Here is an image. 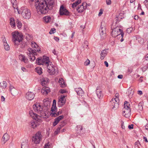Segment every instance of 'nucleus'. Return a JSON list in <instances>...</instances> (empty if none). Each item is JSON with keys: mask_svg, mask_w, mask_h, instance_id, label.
Returning a JSON list of instances; mask_svg holds the SVG:
<instances>
[{"mask_svg": "<svg viewBox=\"0 0 148 148\" xmlns=\"http://www.w3.org/2000/svg\"><path fill=\"white\" fill-rule=\"evenodd\" d=\"M59 13L60 16L63 15H68L69 12L63 5L60 6L59 10Z\"/></svg>", "mask_w": 148, "mask_h": 148, "instance_id": "11", "label": "nucleus"}, {"mask_svg": "<svg viewBox=\"0 0 148 148\" xmlns=\"http://www.w3.org/2000/svg\"><path fill=\"white\" fill-rule=\"evenodd\" d=\"M43 20L45 22L47 23L51 21V18L49 16H47L43 18Z\"/></svg>", "mask_w": 148, "mask_h": 148, "instance_id": "36", "label": "nucleus"}, {"mask_svg": "<svg viewBox=\"0 0 148 148\" xmlns=\"http://www.w3.org/2000/svg\"><path fill=\"white\" fill-rule=\"evenodd\" d=\"M119 94L116 93L115 95L116 97L112 99L110 101L111 104L110 105L112 109L115 110L118 108L119 102Z\"/></svg>", "mask_w": 148, "mask_h": 148, "instance_id": "8", "label": "nucleus"}, {"mask_svg": "<svg viewBox=\"0 0 148 148\" xmlns=\"http://www.w3.org/2000/svg\"><path fill=\"white\" fill-rule=\"evenodd\" d=\"M10 139V136L7 133L5 134L2 137V140L4 143H5L7 141L9 140Z\"/></svg>", "mask_w": 148, "mask_h": 148, "instance_id": "21", "label": "nucleus"}, {"mask_svg": "<svg viewBox=\"0 0 148 148\" xmlns=\"http://www.w3.org/2000/svg\"><path fill=\"white\" fill-rule=\"evenodd\" d=\"M7 86L6 82L5 81H3L2 82L0 83V87L2 89L5 88Z\"/></svg>", "mask_w": 148, "mask_h": 148, "instance_id": "31", "label": "nucleus"}, {"mask_svg": "<svg viewBox=\"0 0 148 148\" xmlns=\"http://www.w3.org/2000/svg\"><path fill=\"white\" fill-rule=\"evenodd\" d=\"M21 148H28L27 143L26 142H23L21 144Z\"/></svg>", "mask_w": 148, "mask_h": 148, "instance_id": "37", "label": "nucleus"}, {"mask_svg": "<svg viewBox=\"0 0 148 148\" xmlns=\"http://www.w3.org/2000/svg\"><path fill=\"white\" fill-rule=\"evenodd\" d=\"M19 58L21 61H23L25 63H27L29 61L27 58L23 55H19Z\"/></svg>", "mask_w": 148, "mask_h": 148, "instance_id": "24", "label": "nucleus"}, {"mask_svg": "<svg viewBox=\"0 0 148 148\" xmlns=\"http://www.w3.org/2000/svg\"><path fill=\"white\" fill-rule=\"evenodd\" d=\"M60 92L61 93H64L66 92V91L64 89H61Z\"/></svg>", "mask_w": 148, "mask_h": 148, "instance_id": "51", "label": "nucleus"}, {"mask_svg": "<svg viewBox=\"0 0 148 148\" xmlns=\"http://www.w3.org/2000/svg\"><path fill=\"white\" fill-rule=\"evenodd\" d=\"M138 41L140 43H143L144 42V40H143V39L142 38H140V39H139L138 40Z\"/></svg>", "mask_w": 148, "mask_h": 148, "instance_id": "50", "label": "nucleus"}, {"mask_svg": "<svg viewBox=\"0 0 148 148\" xmlns=\"http://www.w3.org/2000/svg\"><path fill=\"white\" fill-rule=\"evenodd\" d=\"M121 127L123 129L125 130V127L124 125V123L123 121H121Z\"/></svg>", "mask_w": 148, "mask_h": 148, "instance_id": "47", "label": "nucleus"}, {"mask_svg": "<svg viewBox=\"0 0 148 148\" xmlns=\"http://www.w3.org/2000/svg\"><path fill=\"white\" fill-rule=\"evenodd\" d=\"M56 109V105H52L51 110L52 112L54 111Z\"/></svg>", "mask_w": 148, "mask_h": 148, "instance_id": "45", "label": "nucleus"}, {"mask_svg": "<svg viewBox=\"0 0 148 148\" xmlns=\"http://www.w3.org/2000/svg\"><path fill=\"white\" fill-rule=\"evenodd\" d=\"M64 118V116L63 115L60 116L56 118L55 121L53 122V126H55L57 125L60 120Z\"/></svg>", "mask_w": 148, "mask_h": 148, "instance_id": "20", "label": "nucleus"}, {"mask_svg": "<svg viewBox=\"0 0 148 148\" xmlns=\"http://www.w3.org/2000/svg\"><path fill=\"white\" fill-rule=\"evenodd\" d=\"M104 63L107 67H108V64L107 62L105 61Z\"/></svg>", "mask_w": 148, "mask_h": 148, "instance_id": "60", "label": "nucleus"}, {"mask_svg": "<svg viewBox=\"0 0 148 148\" xmlns=\"http://www.w3.org/2000/svg\"><path fill=\"white\" fill-rule=\"evenodd\" d=\"M44 148H52V147L49 143H48L45 145Z\"/></svg>", "mask_w": 148, "mask_h": 148, "instance_id": "42", "label": "nucleus"}, {"mask_svg": "<svg viewBox=\"0 0 148 148\" xmlns=\"http://www.w3.org/2000/svg\"><path fill=\"white\" fill-rule=\"evenodd\" d=\"M90 63V61L88 59H87L84 63V65L85 66H88Z\"/></svg>", "mask_w": 148, "mask_h": 148, "instance_id": "44", "label": "nucleus"}, {"mask_svg": "<svg viewBox=\"0 0 148 148\" xmlns=\"http://www.w3.org/2000/svg\"><path fill=\"white\" fill-rule=\"evenodd\" d=\"M134 93V91L132 88H130L128 89L127 94L129 98H132Z\"/></svg>", "mask_w": 148, "mask_h": 148, "instance_id": "26", "label": "nucleus"}, {"mask_svg": "<svg viewBox=\"0 0 148 148\" xmlns=\"http://www.w3.org/2000/svg\"><path fill=\"white\" fill-rule=\"evenodd\" d=\"M2 41L3 43H5V42L7 43L6 40L4 37H3V38L2 40Z\"/></svg>", "mask_w": 148, "mask_h": 148, "instance_id": "53", "label": "nucleus"}, {"mask_svg": "<svg viewBox=\"0 0 148 148\" xmlns=\"http://www.w3.org/2000/svg\"><path fill=\"white\" fill-rule=\"evenodd\" d=\"M18 45H20V47L22 48H24L26 46V43L24 42H22V41L20 42L19 44Z\"/></svg>", "mask_w": 148, "mask_h": 148, "instance_id": "41", "label": "nucleus"}, {"mask_svg": "<svg viewBox=\"0 0 148 148\" xmlns=\"http://www.w3.org/2000/svg\"><path fill=\"white\" fill-rule=\"evenodd\" d=\"M101 28L99 30L100 34L103 38H104L106 35V28L104 25H102L101 23Z\"/></svg>", "mask_w": 148, "mask_h": 148, "instance_id": "15", "label": "nucleus"}, {"mask_svg": "<svg viewBox=\"0 0 148 148\" xmlns=\"http://www.w3.org/2000/svg\"><path fill=\"white\" fill-rule=\"evenodd\" d=\"M112 36L114 37L117 36V38L121 37L120 39L121 42H123L124 39L123 37L124 35V33L123 32V30L120 29L119 27H116L114 29L112 32Z\"/></svg>", "mask_w": 148, "mask_h": 148, "instance_id": "6", "label": "nucleus"}, {"mask_svg": "<svg viewBox=\"0 0 148 148\" xmlns=\"http://www.w3.org/2000/svg\"><path fill=\"white\" fill-rule=\"evenodd\" d=\"M85 5H86V2L83 3L81 5L78 7L77 8V11L78 12H82L86 8V7H85Z\"/></svg>", "mask_w": 148, "mask_h": 148, "instance_id": "16", "label": "nucleus"}, {"mask_svg": "<svg viewBox=\"0 0 148 148\" xmlns=\"http://www.w3.org/2000/svg\"><path fill=\"white\" fill-rule=\"evenodd\" d=\"M56 101L55 99L53 100V102L52 105H56Z\"/></svg>", "mask_w": 148, "mask_h": 148, "instance_id": "58", "label": "nucleus"}, {"mask_svg": "<svg viewBox=\"0 0 148 148\" xmlns=\"http://www.w3.org/2000/svg\"><path fill=\"white\" fill-rule=\"evenodd\" d=\"M1 100L2 101H4L5 100V98L3 96L1 97Z\"/></svg>", "mask_w": 148, "mask_h": 148, "instance_id": "57", "label": "nucleus"}, {"mask_svg": "<svg viewBox=\"0 0 148 148\" xmlns=\"http://www.w3.org/2000/svg\"><path fill=\"white\" fill-rule=\"evenodd\" d=\"M106 4L107 5H110L111 3V0H106Z\"/></svg>", "mask_w": 148, "mask_h": 148, "instance_id": "48", "label": "nucleus"}, {"mask_svg": "<svg viewBox=\"0 0 148 148\" xmlns=\"http://www.w3.org/2000/svg\"><path fill=\"white\" fill-rule=\"evenodd\" d=\"M12 40L14 43V45L18 46L20 42L22 40L23 36L18 32H15L12 33Z\"/></svg>", "mask_w": 148, "mask_h": 148, "instance_id": "5", "label": "nucleus"}, {"mask_svg": "<svg viewBox=\"0 0 148 148\" xmlns=\"http://www.w3.org/2000/svg\"><path fill=\"white\" fill-rule=\"evenodd\" d=\"M33 108L34 110L39 112L40 114L44 118L46 117L47 109H44L41 106L39 103H36L33 106Z\"/></svg>", "mask_w": 148, "mask_h": 148, "instance_id": "4", "label": "nucleus"}, {"mask_svg": "<svg viewBox=\"0 0 148 148\" xmlns=\"http://www.w3.org/2000/svg\"><path fill=\"white\" fill-rule=\"evenodd\" d=\"M35 95L34 93L31 92H28L26 94V98L29 100H31L34 98Z\"/></svg>", "mask_w": 148, "mask_h": 148, "instance_id": "18", "label": "nucleus"}, {"mask_svg": "<svg viewBox=\"0 0 148 148\" xmlns=\"http://www.w3.org/2000/svg\"><path fill=\"white\" fill-rule=\"evenodd\" d=\"M59 83L60 84V85L62 87H64L66 86V84L65 83L62 78H61L59 79Z\"/></svg>", "mask_w": 148, "mask_h": 148, "instance_id": "30", "label": "nucleus"}, {"mask_svg": "<svg viewBox=\"0 0 148 148\" xmlns=\"http://www.w3.org/2000/svg\"><path fill=\"white\" fill-rule=\"evenodd\" d=\"M133 30V28L132 27H130L129 28H128L127 29V33L129 34Z\"/></svg>", "mask_w": 148, "mask_h": 148, "instance_id": "43", "label": "nucleus"}, {"mask_svg": "<svg viewBox=\"0 0 148 148\" xmlns=\"http://www.w3.org/2000/svg\"><path fill=\"white\" fill-rule=\"evenodd\" d=\"M138 16L137 15H135L134 16V18L135 20H138Z\"/></svg>", "mask_w": 148, "mask_h": 148, "instance_id": "63", "label": "nucleus"}, {"mask_svg": "<svg viewBox=\"0 0 148 148\" xmlns=\"http://www.w3.org/2000/svg\"><path fill=\"white\" fill-rule=\"evenodd\" d=\"M75 90L79 95L82 96L84 95V92L81 88H76L75 89Z\"/></svg>", "mask_w": 148, "mask_h": 148, "instance_id": "22", "label": "nucleus"}, {"mask_svg": "<svg viewBox=\"0 0 148 148\" xmlns=\"http://www.w3.org/2000/svg\"><path fill=\"white\" fill-rule=\"evenodd\" d=\"M56 30V29L54 28H53L51 29L49 32L50 34H52L54 33V31Z\"/></svg>", "mask_w": 148, "mask_h": 148, "instance_id": "46", "label": "nucleus"}, {"mask_svg": "<svg viewBox=\"0 0 148 148\" xmlns=\"http://www.w3.org/2000/svg\"><path fill=\"white\" fill-rule=\"evenodd\" d=\"M36 63L38 65H42L46 67L48 72L51 75L57 74L58 73L57 69L55 68L56 67L49 61L48 57L43 56V58H38L36 60Z\"/></svg>", "mask_w": 148, "mask_h": 148, "instance_id": "1", "label": "nucleus"}, {"mask_svg": "<svg viewBox=\"0 0 148 148\" xmlns=\"http://www.w3.org/2000/svg\"><path fill=\"white\" fill-rule=\"evenodd\" d=\"M35 71L39 75H41L42 73V69L39 67H38L35 69Z\"/></svg>", "mask_w": 148, "mask_h": 148, "instance_id": "33", "label": "nucleus"}, {"mask_svg": "<svg viewBox=\"0 0 148 148\" xmlns=\"http://www.w3.org/2000/svg\"><path fill=\"white\" fill-rule=\"evenodd\" d=\"M44 91L43 93L45 95H47L49 92H50V90L49 88L46 87H44L42 90V92Z\"/></svg>", "mask_w": 148, "mask_h": 148, "instance_id": "28", "label": "nucleus"}, {"mask_svg": "<svg viewBox=\"0 0 148 148\" xmlns=\"http://www.w3.org/2000/svg\"><path fill=\"white\" fill-rule=\"evenodd\" d=\"M124 108L123 109V114L126 118H128L130 116L131 114L130 105L128 102L125 101L124 102Z\"/></svg>", "mask_w": 148, "mask_h": 148, "instance_id": "7", "label": "nucleus"}, {"mask_svg": "<svg viewBox=\"0 0 148 148\" xmlns=\"http://www.w3.org/2000/svg\"><path fill=\"white\" fill-rule=\"evenodd\" d=\"M9 91L12 95L13 96L16 95L17 92V90L12 85H10Z\"/></svg>", "mask_w": 148, "mask_h": 148, "instance_id": "19", "label": "nucleus"}, {"mask_svg": "<svg viewBox=\"0 0 148 148\" xmlns=\"http://www.w3.org/2000/svg\"><path fill=\"white\" fill-rule=\"evenodd\" d=\"M103 13V11L101 10V9L100 10V11L99 12L98 15L99 16H100Z\"/></svg>", "mask_w": 148, "mask_h": 148, "instance_id": "52", "label": "nucleus"}, {"mask_svg": "<svg viewBox=\"0 0 148 148\" xmlns=\"http://www.w3.org/2000/svg\"><path fill=\"white\" fill-rule=\"evenodd\" d=\"M42 137V136L41 132H38L36 134L35 136L33 137L32 141L35 144H38L41 140Z\"/></svg>", "mask_w": 148, "mask_h": 148, "instance_id": "9", "label": "nucleus"}, {"mask_svg": "<svg viewBox=\"0 0 148 148\" xmlns=\"http://www.w3.org/2000/svg\"><path fill=\"white\" fill-rule=\"evenodd\" d=\"M138 93L139 95H141L142 94L143 92L141 90H139L138 91Z\"/></svg>", "mask_w": 148, "mask_h": 148, "instance_id": "59", "label": "nucleus"}, {"mask_svg": "<svg viewBox=\"0 0 148 148\" xmlns=\"http://www.w3.org/2000/svg\"><path fill=\"white\" fill-rule=\"evenodd\" d=\"M97 95L99 99H101L102 97L103 94L102 91L100 90L97 89L96 90Z\"/></svg>", "mask_w": 148, "mask_h": 148, "instance_id": "27", "label": "nucleus"}, {"mask_svg": "<svg viewBox=\"0 0 148 148\" xmlns=\"http://www.w3.org/2000/svg\"><path fill=\"white\" fill-rule=\"evenodd\" d=\"M143 77H141L139 78V81L140 82H143Z\"/></svg>", "mask_w": 148, "mask_h": 148, "instance_id": "56", "label": "nucleus"}, {"mask_svg": "<svg viewBox=\"0 0 148 148\" xmlns=\"http://www.w3.org/2000/svg\"><path fill=\"white\" fill-rule=\"evenodd\" d=\"M133 126H134V125L133 124H131V125H128V128L130 130V129H133Z\"/></svg>", "mask_w": 148, "mask_h": 148, "instance_id": "49", "label": "nucleus"}, {"mask_svg": "<svg viewBox=\"0 0 148 148\" xmlns=\"http://www.w3.org/2000/svg\"><path fill=\"white\" fill-rule=\"evenodd\" d=\"M30 116L35 120H39L40 119V116L37 114L34 113L32 111H31L29 112Z\"/></svg>", "mask_w": 148, "mask_h": 148, "instance_id": "17", "label": "nucleus"}, {"mask_svg": "<svg viewBox=\"0 0 148 148\" xmlns=\"http://www.w3.org/2000/svg\"><path fill=\"white\" fill-rule=\"evenodd\" d=\"M81 2V0H78L76 1L75 3H73L72 4V7L73 8H74L79 3H80Z\"/></svg>", "mask_w": 148, "mask_h": 148, "instance_id": "35", "label": "nucleus"}, {"mask_svg": "<svg viewBox=\"0 0 148 148\" xmlns=\"http://www.w3.org/2000/svg\"><path fill=\"white\" fill-rule=\"evenodd\" d=\"M123 76L122 75H120L118 76V78L119 79H122L123 78Z\"/></svg>", "mask_w": 148, "mask_h": 148, "instance_id": "55", "label": "nucleus"}, {"mask_svg": "<svg viewBox=\"0 0 148 148\" xmlns=\"http://www.w3.org/2000/svg\"><path fill=\"white\" fill-rule=\"evenodd\" d=\"M40 1V0H29V1L30 4H32L34 3L35 7L36 5H37V4Z\"/></svg>", "mask_w": 148, "mask_h": 148, "instance_id": "34", "label": "nucleus"}, {"mask_svg": "<svg viewBox=\"0 0 148 148\" xmlns=\"http://www.w3.org/2000/svg\"><path fill=\"white\" fill-rule=\"evenodd\" d=\"M42 122L41 119L32 121L30 122V125L31 127L34 129L39 126Z\"/></svg>", "mask_w": 148, "mask_h": 148, "instance_id": "12", "label": "nucleus"}, {"mask_svg": "<svg viewBox=\"0 0 148 148\" xmlns=\"http://www.w3.org/2000/svg\"><path fill=\"white\" fill-rule=\"evenodd\" d=\"M136 109L139 112L142 111L143 110V107L142 106V103H139L138 104V106L136 108Z\"/></svg>", "mask_w": 148, "mask_h": 148, "instance_id": "38", "label": "nucleus"}, {"mask_svg": "<svg viewBox=\"0 0 148 148\" xmlns=\"http://www.w3.org/2000/svg\"><path fill=\"white\" fill-rule=\"evenodd\" d=\"M107 54V52L106 49L102 50L100 54V59L103 60Z\"/></svg>", "mask_w": 148, "mask_h": 148, "instance_id": "23", "label": "nucleus"}, {"mask_svg": "<svg viewBox=\"0 0 148 148\" xmlns=\"http://www.w3.org/2000/svg\"><path fill=\"white\" fill-rule=\"evenodd\" d=\"M23 17L26 19H29L31 17V13L29 10L25 8L23 10L21 13Z\"/></svg>", "mask_w": 148, "mask_h": 148, "instance_id": "10", "label": "nucleus"}, {"mask_svg": "<svg viewBox=\"0 0 148 148\" xmlns=\"http://www.w3.org/2000/svg\"><path fill=\"white\" fill-rule=\"evenodd\" d=\"M143 139H144V140H145V141L146 142H148V141L147 140V138L145 137H143Z\"/></svg>", "mask_w": 148, "mask_h": 148, "instance_id": "62", "label": "nucleus"}, {"mask_svg": "<svg viewBox=\"0 0 148 148\" xmlns=\"http://www.w3.org/2000/svg\"><path fill=\"white\" fill-rule=\"evenodd\" d=\"M145 129L146 130H148V123L145 126Z\"/></svg>", "mask_w": 148, "mask_h": 148, "instance_id": "64", "label": "nucleus"}, {"mask_svg": "<svg viewBox=\"0 0 148 148\" xmlns=\"http://www.w3.org/2000/svg\"><path fill=\"white\" fill-rule=\"evenodd\" d=\"M4 48L5 49L6 51H9L10 49V46L7 43H3Z\"/></svg>", "mask_w": 148, "mask_h": 148, "instance_id": "39", "label": "nucleus"}, {"mask_svg": "<svg viewBox=\"0 0 148 148\" xmlns=\"http://www.w3.org/2000/svg\"><path fill=\"white\" fill-rule=\"evenodd\" d=\"M66 96L64 95H61L59 97L58 104L59 107H61L64 105L66 101Z\"/></svg>", "mask_w": 148, "mask_h": 148, "instance_id": "13", "label": "nucleus"}, {"mask_svg": "<svg viewBox=\"0 0 148 148\" xmlns=\"http://www.w3.org/2000/svg\"><path fill=\"white\" fill-rule=\"evenodd\" d=\"M64 123L63 122L60 124V126L62 127H63V126H64Z\"/></svg>", "mask_w": 148, "mask_h": 148, "instance_id": "61", "label": "nucleus"}, {"mask_svg": "<svg viewBox=\"0 0 148 148\" xmlns=\"http://www.w3.org/2000/svg\"><path fill=\"white\" fill-rule=\"evenodd\" d=\"M17 1H16L15 2H14V3L12 4V5L13 8L14 9H16L17 10L18 12V13L19 14V11H18V7L17 6Z\"/></svg>", "mask_w": 148, "mask_h": 148, "instance_id": "40", "label": "nucleus"}, {"mask_svg": "<svg viewBox=\"0 0 148 148\" xmlns=\"http://www.w3.org/2000/svg\"><path fill=\"white\" fill-rule=\"evenodd\" d=\"M16 22L17 24V26L18 29H20L21 27L22 23L21 21L18 19L16 20Z\"/></svg>", "mask_w": 148, "mask_h": 148, "instance_id": "32", "label": "nucleus"}, {"mask_svg": "<svg viewBox=\"0 0 148 148\" xmlns=\"http://www.w3.org/2000/svg\"><path fill=\"white\" fill-rule=\"evenodd\" d=\"M37 4L35 7L39 13L45 14L50 10L45 0H40V1Z\"/></svg>", "mask_w": 148, "mask_h": 148, "instance_id": "2", "label": "nucleus"}, {"mask_svg": "<svg viewBox=\"0 0 148 148\" xmlns=\"http://www.w3.org/2000/svg\"><path fill=\"white\" fill-rule=\"evenodd\" d=\"M48 79L46 77H43L41 79V84L43 86L46 84L47 83Z\"/></svg>", "mask_w": 148, "mask_h": 148, "instance_id": "29", "label": "nucleus"}, {"mask_svg": "<svg viewBox=\"0 0 148 148\" xmlns=\"http://www.w3.org/2000/svg\"><path fill=\"white\" fill-rule=\"evenodd\" d=\"M54 39L55 40H56L57 41H58L59 40V38L57 37H54Z\"/></svg>", "mask_w": 148, "mask_h": 148, "instance_id": "54", "label": "nucleus"}, {"mask_svg": "<svg viewBox=\"0 0 148 148\" xmlns=\"http://www.w3.org/2000/svg\"><path fill=\"white\" fill-rule=\"evenodd\" d=\"M46 2L47 7L50 10H51L55 4L54 0H45Z\"/></svg>", "mask_w": 148, "mask_h": 148, "instance_id": "14", "label": "nucleus"}, {"mask_svg": "<svg viewBox=\"0 0 148 148\" xmlns=\"http://www.w3.org/2000/svg\"><path fill=\"white\" fill-rule=\"evenodd\" d=\"M31 46L32 48H34L36 49L33 50L31 48H29L27 49V51L28 52H27V53L30 60L32 61L36 59L35 56L37 55L36 51L39 52L40 51V50L39 49H36V48L38 47V46L35 42H32L31 43Z\"/></svg>", "mask_w": 148, "mask_h": 148, "instance_id": "3", "label": "nucleus"}, {"mask_svg": "<svg viewBox=\"0 0 148 148\" xmlns=\"http://www.w3.org/2000/svg\"><path fill=\"white\" fill-rule=\"evenodd\" d=\"M10 24L12 27H16L15 21L14 18H10Z\"/></svg>", "mask_w": 148, "mask_h": 148, "instance_id": "25", "label": "nucleus"}]
</instances>
